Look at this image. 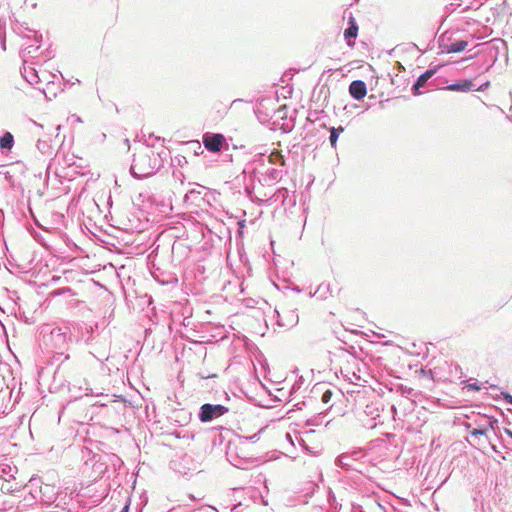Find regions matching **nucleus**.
I'll return each instance as SVG.
<instances>
[{"label":"nucleus","instance_id":"f257e3e1","mask_svg":"<svg viewBox=\"0 0 512 512\" xmlns=\"http://www.w3.org/2000/svg\"><path fill=\"white\" fill-rule=\"evenodd\" d=\"M284 165V157L278 151H273L269 155H255L243 170L246 194L249 197L252 196L255 181L265 186L281 180L284 174Z\"/></svg>","mask_w":512,"mask_h":512},{"label":"nucleus","instance_id":"f03ea898","mask_svg":"<svg viewBox=\"0 0 512 512\" xmlns=\"http://www.w3.org/2000/svg\"><path fill=\"white\" fill-rule=\"evenodd\" d=\"M166 152H156L148 146L142 147L134 154L130 167L132 176L136 179H143L154 175L164 164Z\"/></svg>","mask_w":512,"mask_h":512},{"label":"nucleus","instance_id":"7ed1b4c3","mask_svg":"<svg viewBox=\"0 0 512 512\" xmlns=\"http://www.w3.org/2000/svg\"><path fill=\"white\" fill-rule=\"evenodd\" d=\"M44 344L56 354L62 355L69 347L71 330L68 326L54 327L44 335Z\"/></svg>","mask_w":512,"mask_h":512},{"label":"nucleus","instance_id":"20e7f679","mask_svg":"<svg viewBox=\"0 0 512 512\" xmlns=\"http://www.w3.org/2000/svg\"><path fill=\"white\" fill-rule=\"evenodd\" d=\"M21 35L26 41L21 45L20 56L26 64L28 57H34V53L39 49L42 35L29 28L21 32Z\"/></svg>","mask_w":512,"mask_h":512},{"label":"nucleus","instance_id":"39448f33","mask_svg":"<svg viewBox=\"0 0 512 512\" xmlns=\"http://www.w3.org/2000/svg\"><path fill=\"white\" fill-rule=\"evenodd\" d=\"M229 411V408L222 404H203L198 413V419L202 423L211 422L222 415L226 414Z\"/></svg>","mask_w":512,"mask_h":512},{"label":"nucleus","instance_id":"423d86ee","mask_svg":"<svg viewBox=\"0 0 512 512\" xmlns=\"http://www.w3.org/2000/svg\"><path fill=\"white\" fill-rule=\"evenodd\" d=\"M204 147L210 152H220L226 142L225 137L219 133H205L202 138Z\"/></svg>","mask_w":512,"mask_h":512},{"label":"nucleus","instance_id":"0eeeda50","mask_svg":"<svg viewBox=\"0 0 512 512\" xmlns=\"http://www.w3.org/2000/svg\"><path fill=\"white\" fill-rule=\"evenodd\" d=\"M267 202H279L281 205L294 206L296 204L295 195H290L287 188H279L266 200Z\"/></svg>","mask_w":512,"mask_h":512},{"label":"nucleus","instance_id":"6e6552de","mask_svg":"<svg viewBox=\"0 0 512 512\" xmlns=\"http://www.w3.org/2000/svg\"><path fill=\"white\" fill-rule=\"evenodd\" d=\"M226 455H227V458L229 460V462L237 467V468H241V469H245V465L250 463L252 458L251 457H248L246 455H240L239 452H238V447L237 446H233L231 444H229L228 446V450L226 452Z\"/></svg>","mask_w":512,"mask_h":512},{"label":"nucleus","instance_id":"1a4fd4ad","mask_svg":"<svg viewBox=\"0 0 512 512\" xmlns=\"http://www.w3.org/2000/svg\"><path fill=\"white\" fill-rule=\"evenodd\" d=\"M19 484L11 473H6L5 469L0 471V491L4 494L12 493L18 490Z\"/></svg>","mask_w":512,"mask_h":512},{"label":"nucleus","instance_id":"9d476101","mask_svg":"<svg viewBox=\"0 0 512 512\" xmlns=\"http://www.w3.org/2000/svg\"><path fill=\"white\" fill-rule=\"evenodd\" d=\"M437 68H430L426 70L424 73H422L415 81V83L412 86V94L415 96H418L422 94V91L420 90L422 87L425 86L427 81L436 73Z\"/></svg>","mask_w":512,"mask_h":512},{"label":"nucleus","instance_id":"9b49d317","mask_svg":"<svg viewBox=\"0 0 512 512\" xmlns=\"http://www.w3.org/2000/svg\"><path fill=\"white\" fill-rule=\"evenodd\" d=\"M349 93L355 100H362L367 94L366 83L362 80L352 81L349 85Z\"/></svg>","mask_w":512,"mask_h":512},{"label":"nucleus","instance_id":"f8f14e48","mask_svg":"<svg viewBox=\"0 0 512 512\" xmlns=\"http://www.w3.org/2000/svg\"><path fill=\"white\" fill-rule=\"evenodd\" d=\"M467 46L468 41L466 40H457L452 43H445L444 39H441L439 42V47L446 53H458L464 51Z\"/></svg>","mask_w":512,"mask_h":512},{"label":"nucleus","instance_id":"ddd939ff","mask_svg":"<svg viewBox=\"0 0 512 512\" xmlns=\"http://www.w3.org/2000/svg\"><path fill=\"white\" fill-rule=\"evenodd\" d=\"M348 24H349V26L344 31V37L347 41V44L349 46H353L354 45L353 40L358 35V25H357L355 18L352 16L351 13H350Z\"/></svg>","mask_w":512,"mask_h":512},{"label":"nucleus","instance_id":"4468645a","mask_svg":"<svg viewBox=\"0 0 512 512\" xmlns=\"http://www.w3.org/2000/svg\"><path fill=\"white\" fill-rule=\"evenodd\" d=\"M475 84L469 80L464 79L446 86V89L449 91H457V92H468L474 90Z\"/></svg>","mask_w":512,"mask_h":512},{"label":"nucleus","instance_id":"2eb2a0df","mask_svg":"<svg viewBox=\"0 0 512 512\" xmlns=\"http://www.w3.org/2000/svg\"><path fill=\"white\" fill-rule=\"evenodd\" d=\"M496 423H497V420L492 417L481 416L477 420L474 421L473 425H476L475 428L482 429L484 433H487V430L489 428L493 429L494 424H496Z\"/></svg>","mask_w":512,"mask_h":512},{"label":"nucleus","instance_id":"dca6fc26","mask_svg":"<svg viewBox=\"0 0 512 512\" xmlns=\"http://www.w3.org/2000/svg\"><path fill=\"white\" fill-rule=\"evenodd\" d=\"M74 329H77L79 332H81V339L88 344L92 337L93 328L90 325L87 324H77L73 327Z\"/></svg>","mask_w":512,"mask_h":512},{"label":"nucleus","instance_id":"f3484780","mask_svg":"<svg viewBox=\"0 0 512 512\" xmlns=\"http://www.w3.org/2000/svg\"><path fill=\"white\" fill-rule=\"evenodd\" d=\"M14 146V136L10 132H5L0 136V149L11 150Z\"/></svg>","mask_w":512,"mask_h":512},{"label":"nucleus","instance_id":"a211bd4d","mask_svg":"<svg viewBox=\"0 0 512 512\" xmlns=\"http://www.w3.org/2000/svg\"><path fill=\"white\" fill-rule=\"evenodd\" d=\"M364 413L367 417H370L371 421H374L380 417L381 409L377 404L370 403L366 405Z\"/></svg>","mask_w":512,"mask_h":512},{"label":"nucleus","instance_id":"6ab92c4d","mask_svg":"<svg viewBox=\"0 0 512 512\" xmlns=\"http://www.w3.org/2000/svg\"><path fill=\"white\" fill-rule=\"evenodd\" d=\"M275 313L277 314V317H278L277 324L281 327H293L294 325H296L298 323V315L295 313V311L289 312V320L287 323H285L281 320V316L278 311H275Z\"/></svg>","mask_w":512,"mask_h":512},{"label":"nucleus","instance_id":"aec40b11","mask_svg":"<svg viewBox=\"0 0 512 512\" xmlns=\"http://www.w3.org/2000/svg\"><path fill=\"white\" fill-rule=\"evenodd\" d=\"M354 459L348 454H342L336 458V465L342 469L349 470Z\"/></svg>","mask_w":512,"mask_h":512},{"label":"nucleus","instance_id":"412c9836","mask_svg":"<svg viewBox=\"0 0 512 512\" xmlns=\"http://www.w3.org/2000/svg\"><path fill=\"white\" fill-rule=\"evenodd\" d=\"M22 75L28 83H38L39 77L34 68L29 67V69H27L26 66H24V71L22 72Z\"/></svg>","mask_w":512,"mask_h":512},{"label":"nucleus","instance_id":"4be33fe9","mask_svg":"<svg viewBox=\"0 0 512 512\" xmlns=\"http://www.w3.org/2000/svg\"><path fill=\"white\" fill-rule=\"evenodd\" d=\"M329 131H330L329 141H330L331 147L336 148L337 140L339 138L340 133H342L344 131V128L342 126H339L337 128L330 127Z\"/></svg>","mask_w":512,"mask_h":512},{"label":"nucleus","instance_id":"5701e85b","mask_svg":"<svg viewBox=\"0 0 512 512\" xmlns=\"http://www.w3.org/2000/svg\"><path fill=\"white\" fill-rule=\"evenodd\" d=\"M36 147L42 154H52V147L48 140L39 139Z\"/></svg>","mask_w":512,"mask_h":512},{"label":"nucleus","instance_id":"b1692460","mask_svg":"<svg viewBox=\"0 0 512 512\" xmlns=\"http://www.w3.org/2000/svg\"><path fill=\"white\" fill-rule=\"evenodd\" d=\"M473 423L467 422L465 423V428L467 431H469L471 437L473 438H479L480 436H486V433L483 432L482 429L472 428Z\"/></svg>","mask_w":512,"mask_h":512},{"label":"nucleus","instance_id":"393cba45","mask_svg":"<svg viewBox=\"0 0 512 512\" xmlns=\"http://www.w3.org/2000/svg\"><path fill=\"white\" fill-rule=\"evenodd\" d=\"M316 293H318L320 295V297H322V298H326L328 294L332 295V292L330 289V284L329 283H321L318 286Z\"/></svg>","mask_w":512,"mask_h":512},{"label":"nucleus","instance_id":"a878e982","mask_svg":"<svg viewBox=\"0 0 512 512\" xmlns=\"http://www.w3.org/2000/svg\"><path fill=\"white\" fill-rule=\"evenodd\" d=\"M333 396V391L331 389H327L323 392L321 396V401L324 404H329Z\"/></svg>","mask_w":512,"mask_h":512},{"label":"nucleus","instance_id":"bb28decb","mask_svg":"<svg viewBox=\"0 0 512 512\" xmlns=\"http://www.w3.org/2000/svg\"><path fill=\"white\" fill-rule=\"evenodd\" d=\"M66 293L72 294L71 288H69V287L59 288V289L54 290L51 294L53 296H59V295H64Z\"/></svg>","mask_w":512,"mask_h":512},{"label":"nucleus","instance_id":"cd10ccee","mask_svg":"<svg viewBox=\"0 0 512 512\" xmlns=\"http://www.w3.org/2000/svg\"><path fill=\"white\" fill-rule=\"evenodd\" d=\"M94 468L100 474H104L107 472V466H105V463L101 462L100 460L94 465Z\"/></svg>","mask_w":512,"mask_h":512},{"label":"nucleus","instance_id":"c85d7f7f","mask_svg":"<svg viewBox=\"0 0 512 512\" xmlns=\"http://www.w3.org/2000/svg\"><path fill=\"white\" fill-rule=\"evenodd\" d=\"M188 144L193 146L195 155H199V153L203 152L199 141H191Z\"/></svg>","mask_w":512,"mask_h":512},{"label":"nucleus","instance_id":"c756f323","mask_svg":"<svg viewBox=\"0 0 512 512\" xmlns=\"http://www.w3.org/2000/svg\"><path fill=\"white\" fill-rule=\"evenodd\" d=\"M106 458H108L111 463L113 464L114 467H116V465H120L121 464V460L120 458H118L116 455H110V456H106Z\"/></svg>","mask_w":512,"mask_h":512},{"label":"nucleus","instance_id":"7c9ffc66","mask_svg":"<svg viewBox=\"0 0 512 512\" xmlns=\"http://www.w3.org/2000/svg\"><path fill=\"white\" fill-rule=\"evenodd\" d=\"M502 395H503V399L505 400V402L512 405V395H510L507 392H502Z\"/></svg>","mask_w":512,"mask_h":512},{"label":"nucleus","instance_id":"2f4dec72","mask_svg":"<svg viewBox=\"0 0 512 512\" xmlns=\"http://www.w3.org/2000/svg\"><path fill=\"white\" fill-rule=\"evenodd\" d=\"M467 387L469 390H473V391H479L481 389L480 386L476 382L469 383Z\"/></svg>","mask_w":512,"mask_h":512},{"label":"nucleus","instance_id":"473e14b6","mask_svg":"<svg viewBox=\"0 0 512 512\" xmlns=\"http://www.w3.org/2000/svg\"><path fill=\"white\" fill-rule=\"evenodd\" d=\"M195 194H200V191H197L196 189H191L187 192V194L185 195V198L188 199Z\"/></svg>","mask_w":512,"mask_h":512},{"label":"nucleus","instance_id":"72a5a7b5","mask_svg":"<svg viewBox=\"0 0 512 512\" xmlns=\"http://www.w3.org/2000/svg\"><path fill=\"white\" fill-rule=\"evenodd\" d=\"M238 226H239V233H242V229L245 227V220H240L238 222Z\"/></svg>","mask_w":512,"mask_h":512},{"label":"nucleus","instance_id":"f704fd0d","mask_svg":"<svg viewBox=\"0 0 512 512\" xmlns=\"http://www.w3.org/2000/svg\"><path fill=\"white\" fill-rule=\"evenodd\" d=\"M198 376L201 378V379H208V378H211V377H216V374H213V375H204L202 373H198Z\"/></svg>","mask_w":512,"mask_h":512},{"label":"nucleus","instance_id":"c9c22d12","mask_svg":"<svg viewBox=\"0 0 512 512\" xmlns=\"http://www.w3.org/2000/svg\"><path fill=\"white\" fill-rule=\"evenodd\" d=\"M256 438H257V434H255V435H253V436H251V437H249V438H248V437H245V438H244V440H245L244 444H245L248 440H252V441H254Z\"/></svg>","mask_w":512,"mask_h":512},{"label":"nucleus","instance_id":"e433bc0d","mask_svg":"<svg viewBox=\"0 0 512 512\" xmlns=\"http://www.w3.org/2000/svg\"><path fill=\"white\" fill-rule=\"evenodd\" d=\"M308 485L311 491L313 492L315 490L316 485L313 482H309Z\"/></svg>","mask_w":512,"mask_h":512},{"label":"nucleus","instance_id":"4c0bfd02","mask_svg":"<svg viewBox=\"0 0 512 512\" xmlns=\"http://www.w3.org/2000/svg\"><path fill=\"white\" fill-rule=\"evenodd\" d=\"M1 46H2V49H3V50H6L5 38H2V39H1Z\"/></svg>","mask_w":512,"mask_h":512},{"label":"nucleus","instance_id":"58836bf2","mask_svg":"<svg viewBox=\"0 0 512 512\" xmlns=\"http://www.w3.org/2000/svg\"><path fill=\"white\" fill-rule=\"evenodd\" d=\"M121 512H129V504H126L122 509Z\"/></svg>","mask_w":512,"mask_h":512},{"label":"nucleus","instance_id":"ea45409f","mask_svg":"<svg viewBox=\"0 0 512 512\" xmlns=\"http://www.w3.org/2000/svg\"><path fill=\"white\" fill-rule=\"evenodd\" d=\"M505 433L512 438V431L509 429H505Z\"/></svg>","mask_w":512,"mask_h":512},{"label":"nucleus","instance_id":"a19ab883","mask_svg":"<svg viewBox=\"0 0 512 512\" xmlns=\"http://www.w3.org/2000/svg\"><path fill=\"white\" fill-rule=\"evenodd\" d=\"M85 391H86V392H85V395H86V396H88V395H89V391H91V389H89V388H85Z\"/></svg>","mask_w":512,"mask_h":512},{"label":"nucleus","instance_id":"79ce46f5","mask_svg":"<svg viewBox=\"0 0 512 512\" xmlns=\"http://www.w3.org/2000/svg\"><path fill=\"white\" fill-rule=\"evenodd\" d=\"M370 428H374L376 426V423H370V424H367Z\"/></svg>","mask_w":512,"mask_h":512},{"label":"nucleus","instance_id":"37998d69","mask_svg":"<svg viewBox=\"0 0 512 512\" xmlns=\"http://www.w3.org/2000/svg\"><path fill=\"white\" fill-rule=\"evenodd\" d=\"M74 398L77 400V399H81L82 398V395H75Z\"/></svg>","mask_w":512,"mask_h":512},{"label":"nucleus","instance_id":"c03bdc74","mask_svg":"<svg viewBox=\"0 0 512 512\" xmlns=\"http://www.w3.org/2000/svg\"><path fill=\"white\" fill-rule=\"evenodd\" d=\"M455 370L456 371L461 370L460 366L459 365H455Z\"/></svg>","mask_w":512,"mask_h":512},{"label":"nucleus","instance_id":"a18cd8bd","mask_svg":"<svg viewBox=\"0 0 512 512\" xmlns=\"http://www.w3.org/2000/svg\"><path fill=\"white\" fill-rule=\"evenodd\" d=\"M284 109H285V107H283L282 109H279L278 113H281Z\"/></svg>","mask_w":512,"mask_h":512}]
</instances>
